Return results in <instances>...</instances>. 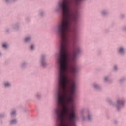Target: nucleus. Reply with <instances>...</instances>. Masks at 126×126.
Wrapping results in <instances>:
<instances>
[{"instance_id": "nucleus-4", "label": "nucleus", "mask_w": 126, "mask_h": 126, "mask_svg": "<svg viewBox=\"0 0 126 126\" xmlns=\"http://www.w3.org/2000/svg\"><path fill=\"white\" fill-rule=\"evenodd\" d=\"M117 103H118V105H123V101H122L118 100L117 101Z\"/></svg>"}, {"instance_id": "nucleus-1", "label": "nucleus", "mask_w": 126, "mask_h": 126, "mask_svg": "<svg viewBox=\"0 0 126 126\" xmlns=\"http://www.w3.org/2000/svg\"><path fill=\"white\" fill-rule=\"evenodd\" d=\"M44 59V57H42V59H41V64L42 65H45V64H46V62H45L44 61H43V60Z\"/></svg>"}, {"instance_id": "nucleus-6", "label": "nucleus", "mask_w": 126, "mask_h": 126, "mask_svg": "<svg viewBox=\"0 0 126 126\" xmlns=\"http://www.w3.org/2000/svg\"><path fill=\"white\" fill-rule=\"evenodd\" d=\"M16 123V120H13L11 121V124H15Z\"/></svg>"}, {"instance_id": "nucleus-10", "label": "nucleus", "mask_w": 126, "mask_h": 126, "mask_svg": "<svg viewBox=\"0 0 126 126\" xmlns=\"http://www.w3.org/2000/svg\"><path fill=\"white\" fill-rule=\"evenodd\" d=\"M114 69H115V70H117V66H115L114 67Z\"/></svg>"}, {"instance_id": "nucleus-9", "label": "nucleus", "mask_w": 126, "mask_h": 126, "mask_svg": "<svg viewBox=\"0 0 126 126\" xmlns=\"http://www.w3.org/2000/svg\"><path fill=\"white\" fill-rule=\"evenodd\" d=\"M14 114H15V111H13L11 112V115H13Z\"/></svg>"}, {"instance_id": "nucleus-7", "label": "nucleus", "mask_w": 126, "mask_h": 126, "mask_svg": "<svg viewBox=\"0 0 126 126\" xmlns=\"http://www.w3.org/2000/svg\"><path fill=\"white\" fill-rule=\"evenodd\" d=\"M29 40H30V38L28 37V38H25V42H28V41H29Z\"/></svg>"}, {"instance_id": "nucleus-2", "label": "nucleus", "mask_w": 126, "mask_h": 126, "mask_svg": "<svg viewBox=\"0 0 126 126\" xmlns=\"http://www.w3.org/2000/svg\"><path fill=\"white\" fill-rule=\"evenodd\" d=\"M4 86L6 87L7 86H10V83H8V82H6L4 83Z\"/></svg>"}, {"instance_id": "nucleus-3", "label": "nucleus", "mask_w": 126, "mask_h": 126, "mask_svg": "<svg viewBox=\"0 0 126 126\" xmlns=\"http://www.w3.org/2000/svg\"><path fill=\"white\" fill-rule=\"evenodd\" d=\"M2 47H3V48H4V49H6V48H7V44H3L2 45Z\"/></svg>"}, {"instance_id": "nucleus-8", "label": "nucleus", "mask_w": 126, "mask_h": 126, "mask_svg": "<svg viewBox=\"0 0 126 126\" xmlns=\"http://www.w3.org/2000/svg\"><path fill=\"white\" fill-rule=\"evenodd\" d=\"M34 49V45L31 46V50H33Z\"/></svg>"}, {"instance_id": "nucleus-5", "label": "nucleus", "mask_w": 126, "mask_h": 126, "mask_svg": "<svg viewBox=\"0 0 126 126\" xmlns=\"http://www.w3.org/2000/svg\"><path fill=\"white\" fill-rule=\"evenodd\" d=\"M123 52H124V49L123 48L119 49V53H121L122 54L123 53Z\"/></svg>"}, {"instance_id": "nucleus-11", "label": "nucleus", "mask_w": 126, "mask_h": 126, "mask_svg": "<svg viewBox=\"0 0 126 126\" xmlns=\"http://www.w3.org/2000/svg\"><path fill=\"white\" fill-rule=\"evenodd\" d=\"M90 116H88V119H89V120H90Z\"/></svg>"}, {"instance_id": "nucleus-12", "label": "nucleus", "mask_w": 126, "mask_h": 126, "mask_svg": "<svg viewBox=\"0 0 126 126\" xmlns=\"http://www.w3.org/2000/svg\"><path fill=\"white\" fill-rule=\"evenodd\" d=\"M105 80H107V79H106V78H105Z\"/></svg>"}]
</instances>
